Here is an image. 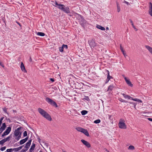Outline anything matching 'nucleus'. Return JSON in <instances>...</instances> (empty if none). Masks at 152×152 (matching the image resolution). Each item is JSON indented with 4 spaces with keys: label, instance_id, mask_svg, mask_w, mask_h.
Instances as JSON below:
<instances>
[{
    "label": "nucleus",
    "instance_id": "nucleus-52",
    "mask_svg": "<svg viewBox=\"0 0 152 152\" xmlns=\"http://www.w3.org/2000/svg\"><path fill=\"white\" fill-rule=\"evenodd\" d=\"M124 55V56L125 58H126V56H127V55L126 54V53H125V55Z\"/></svg>",
    "mask_w": 152,
    "mask_h": 152
},
{
    "label": "nucleus",
    "instance_id": "nucleus-25",
    "mask_svg": "<svg viewBox=\"0 0 152 152\" xmlns=\"http://www.w3.org/2000/svg\"><path fill=\"white\" fill-rule=\"evenodd\" d=\"M88 113L87 111L85 110H82L81 112V114L82 115H84Z\"/></svg>",
    "mask_w": 152,
    "mask_h": 152
},
{
    "label": "nucleus",
    "instance_id": "nucleus-16",
    "mask_svg": "<svg viewBox=\"0 0 152 152\" xmlns=\"http://www.w3.org/2000/svg\"><path fill=\"white\" fill-rule=\"evenodd\" d=\"M23 146V145H22L21 146H20L18 148H13V150L15 152H17L21 149Z\"/></svg>",
    "mask_w": 152,
    "mask_h": 152
},
{
    "label": "nucleus",
    "instance_id": "nucleus-61",
    "mask_svg": "<svg viewBox=\"0 0 152 152\" xmlns=\"http://www.w3.org/2000/svg\"><path fill=\"white\" fill-rule=\"evenodd\" d=\"M39 152H42V151H40Z\"/></svg>",
    "mask_w": 152,
    "mask_h": 152
},
{
    "label": "nucleus",
    "instance_id": "nucleus-11",
    "mask_svg": "<svg viewBox=\"0 0 152 152\" xmlns=\"http://www.w3.org/2000/svg\"><path fill=\"white\" fill-rule=\"evenodd\" d=\"M6 127V125L5 123H3L2 124V126L0 128V132L2 133L3 131L5 130Z\"/></svg>",
    "mask_w": 152,
    "mask_h": 152
},
{
    "label": "nucleus",
    "instance_id": "nucleus-56",
    "mask_svg": "<svg viewBox=\"0 0 152 152\" xmlns=\"http://www.w3.org/2000/svg\"><path fill=\"white\" fill-rule=\"evenodd\" d=\"M106 29H107V30H108V29H109V28H108V27H106Z\"/></svg>",
    "mask_w": 152,
    "mask_h": 152
},
{
    "label": "nucleus",
    "instance_id": "nucleus-55",
    "mask_svg": "<svg viewBox=\"0 0 152 152\" xmlns=\"http://www.w3.org/2000/svg\"><path fill=\"white\" fill-rule=\"evenodd\" d=\"M133 104L134 105V107L135 108L136 107V105L134 104Z\"/></svg>",
    "mask_w": 152,
    "mask_h": 152
},
{
    "label": "nucleus",
    "instance_id": "nucleus-46",
    "mask_svg": "<svg viewBox=\"0 0 152 152\" xmlns=\"http://www.w3.org/2000/svg\"><path fill=\"white\" fill-rule=\"evenodd\" d=\"M124 3H126L127 5H128L129 4V3L126 1H124Z\"/></svg>",
    "mask_w": 152,
    "mask_h": 152
},
{
    "label": "nucleus",
    "instance_id": "nucleus-2",
    "mask_svg": "<svg viewBox=\"0 0 152 152\" xmlns=\"http://www.w3.org/2000/svg\"><path fill=\"white\" fill-rule=\"evenodd\" d=\"M21 127H19L15 130L14 132V135L15 137H16L15 138V139L17 141L21 137V132H20L21 129Z\"/></svg>",
    "mask_w": 152,
    "mask_h": 152
},
{
    "label": "nucleus",
    "instance_id": "nucleus-18",
    "mask_svg": "<svg viewBox=\"0 0 152 152\" xmlns=\"http://www.w3.org/2000/svg\"><path fill=\"white\" fill-rule=\"evenodd\" d=\"M35 144L33 143L32 145L31 146L30 148L29 149L30 152H31L33 151L35 148Z\"/></svg>",
    "mask_w": 152,
    "mask_h": 152
},
{
    "label": "nucleus",
    "instance_id": "nucleus-43",
    "mask_svg": "<svg viewBox=\"0 0 152 152\" xmlns=\"http://www.w3.org/2000/svg\"><path fill=\"white\" fill-rule=\"evenodd\" d=\"M121 52L123 53V55H125V53H126V52H125V51L124 50L122 51Z\"/></svg>",
    "mask_w": 152,
    "mask_h": 152
},
{
    "label": "nucleus",
    "instance_id": "nucleus-5",
    "mask_svg": "<svg viewBox=\"0 0 152 152\" xmlns=\"http://www.w3.org/2000/svg\"><path fill=\"white\" fill-rule=\"evenodd\" d=\"M11 127L10 126L8 127L5 131L2 134V137H4V136L8 134L11 131Z\"/></svg>",
    "mask_w": 152,
    "mask_h": 152
},
{
    "label": "nucleus",
    "instance_id": "nucleus-10",
    "mask_svg": "<svg viewBox=\"0 0 152 152\" xmlns=\"http://www.w3.org/2000/svg\"><path fill=\"white\" fill-rule=\"evenodd\" d=\"M31 140H29L26 143L24 147L27 150L28 149L31 143Z\"/></svg>",
    "mask_w": 152,
    "mask_h": 152
},
{
    "label": "nucleus",
    "instance_id": "nucleus-21",
    "mask_svg": "<svg viewBox=\"0 0 152 152\" xmlns=\"http://www.w3.org/2000/svg\"><path fill=\"white\" fill-rule=\"evenodd\" d=\"M37 34L38 35H39V36H44L45 35V33H43V32H38L37 33Z\"/></svg>",
    "mask_w": 152,
    "mask_h": 152
},
{
    "label": "nucleus",
    "instance_id": "nucleus-58",
    "mask_svg": "<svg viewBox=\"0 0 152 152\" xmlns=\"http://www.w3.org/2000/svg\"><path fill=\"white\" fill-rule=\"evenodd\" d=\"M122 94L123 95H125V94L123 93V94Z\"/></svg>",
    "mask_w": 152,
    "mask_h": 152
},
{
    "label": "nucleus",
    "instance_id": "nucleus-19",
    "mask_svg": "<svg viewBox=\"0 0 152 152\" xmlns=\"http://www.w3.org/2000/svg\"><path fill=\"white\" fill-rule=\"evenodd\" d=\"M96 27L98 29L101 30H104L105 29L104 27H103L99 25H97Z\"/></svg>",
    "mask_w": 152,
    "mask_h": 152
},
{
    "label": "nucleus",
    "instance_id": "nucleus-44",
    "mask_svg": "<svg viewBox=\"0 0 152 152\" xmlns=\"http://www.w3.org/2000/svg\"><path fill=\"white\" fill-rule=\"evenodd\" d=\"M10 138V136H9V137H7L6 139H7V141H9V139Z\"/></svg>",
    "mask_w": 152,
    "mask_h": 152
},
{
    "label": "nucleus",
    "instance_id": "nucleus-13",
    "mask_svg": "<svg viewBox=\"0 0 152 152\" xmlns=\"http://www.w3.org/2000/svg\"><path fill=\"white\" fill-rule=\"evenodd\" d=\"M62 10L66 13H69L70 12L69 9L68 7H64Z\"/></svg>",
    "mask_w": 152,
    "mask_h": 152
},
{
    "label": "nucleus",
    "instance_id": "nucleus-38",
    "mask_svg": "<svg viewBox=\"0 0 152 152\" xmlns=\"http://www.w3.org/2000/svg\"><path fill=\"white\" fill-rule=\"evenodd\" d=\"M23 136L24 137H26L27 136V133L26 131H25L23 132Z\"/></svg>",
    "mask_w": 152,
    "mask_h": 152
},
{
    "label": "nucleus",
    "instance_id": "nucleus-59",
    "mask_svg": "<svg viewBox=\"0 0 152 152\" xmlns=\"http://www.w3.org/2000/svg\"><path fill=\"white\" fill-rule=\"evenodd\" d=\"M1 124H0V128H1Z\"/></svg>",
    "mask_w": 152,
    "mask_h": 152
},
{
    "label": "nucleus",
    "instance_id": "nucleus-34",
    "mask_svg": "<svg viewBox=\"0 0 152 152\" xmlns=\"http://www.w3.org/2000/svg\"><path fill=\"white\" fill-rule=\"evenodd\" d=\"M6 148V147L5 146H4V147H2L0 149V150L1 151H4L5 149Z\"/></svg>",
    "mask_w": 152,
    "mask_h": 152
},
{
    "label": "nucleus",
    "instance_id": "nucleus-8",
    "mask_svg": "<svg viewBox=\"0 0 152 152\" xmlns=\"http://www.w3.org/2000/svg\"><path fill=\"white\" fill-rule=\"evenodd\" d=\"M55 4L56 5L55 6L56 7H57L58 8L61 10L63 9L64 7V5L58 4L56 2H55Z\"/></svg>",
    "mask_w": 152,
    "mask_h": 152
},
{
    "label": "nucleus",
    "instance_id": "nucleus-20",
    "mask_svg": "<svg viewBox=\"0 0 152 152\" xmlns=\"http://www.w3.org/2000/svg\"><path fill=\"white\" fill-rule=\"evenodd\" d=\"M117 11L118 12H119L120 11V7L119 5V4L118 2H117Z\"/></svg>",
    "mask_w": 152,
    "mask_h": 152
},
{
    "label": "nucleus",
    "instance_id": "nucleus-33",
    "mask_svg": "<svg viewBox=\"0 0 152 152\" xmlns=\"http://www.w3.org/2000/svg\"><path fill=\"white\" fill-rule=\"evenodd\" d=\"M63 47H61L59 48V50L61 52H62L63 51Z\"/></svg>",
    "mask_w": 152,
    "mask_h": 152
},
{
    "label": "nucleus",
    "instance_id": "nucleus-3",
    "mask_svg": "<svg viewBox=\"0 0 152 152\" xmlns=\"http://www.w3.org/2000/svg\"><path fill=\"white\" fill-rule=\"evenodd\" d=\"M46 100L49 104L55 107H58L57 105L56 102L50 99L47 97L46 98Z\"/></svg>",
    "mask_w": 152,
    "mask_h": 152
},
{
    "label": "nucleus",
    "instance_id": "nucleus-41",
    "mask_svg": "<svg viewBox=\"0 0 152 152\" xmlns=\"http://www.w3.org/2000/svg\"><path fill=\"white\" fill-rule=\"evenodd\" d=\"M27 151L26 149L25 148L24 149H23L21 151V152H26Z\"/></svg>",
    "mask_w": 152,
    "mask_h": 152
},
{
    "label": "nucleus",
    "instance_id": "nucleus-6",
    "mask_svg": "<svg viewBox=\"0 0 152 152\" xmlns=\"http://www.w3.org/2000/svg\"><path fill=\"white\" fill-rule=\"evenodd\" d=\"M124 77L125 80V81L126 82V83L129 86H130L131 87H132L133 85L132 83L130 81V80L126 78V77H125L124 75H123Z\"/></svg>",
    "mask_w": 152,
    "mask_h": 152
},
{
    "label": "nucleus",
    "instance_id": "nucleus-48",
    "mask_svg": "<svg viewBox=\"0 0 152 152\" xmlns=\"http://www.w3.org/2000/svg\"><path fill=\"white\" fill-rule=\"evenodd\" d=\"M3 140L4 141V142H5L7 141V139H6V138H4V139H3Z\"/></svg>",
    "mask_w": 152,
    "mask_h": 152
},
{
    "label": "nucleus",
    "instance_id": "nucleus-49",
    "mask_svg": "<svg viewBox=\"0 0 152 152\" xmlns=\"http://www.w3.org/2000/svg\"><path fill=\"white\" fill-rule=\"evenodd\" d=\"M148 120H149V121H152V118H148Z\"/></svg>",
    "mask_w": 152,
    "mask_h": 152
},
{
    "label": "nucleus",
    "instance_id": "nucleus-24",
    "mask_svg": "<svg viewBox=\"0 0 152 152\" xmlns=\"http://www.w3.org/2000/svg\"><path fill=\"white\" fill-rule=\"evenodd\" d=\"M128 149L129 150H133L135 148L134 146L133 145H130Z\"/></svg>",
    "mask_w": 152,
    "mask_h": 152
},
{
    "label": "nucleus",
    "instance_id": "nucleus-45",
    "mask_svg": "<svg viewBox=\"0 0 152 152\" xmlns=\"http://www.w3.org/2000/svg\"><path fill=\"white\" fill-rule=\"evenodd\" d=\"M50 80L52 82L54 81V80L53 78H50Z\"/></svg>",
    "mask_w": 152,
    "mask_h": 152
},
{
    "label": "nucleus",
    "instance_id": "nucleus-17",
    "mask_svg": "<svg viewBox=\"0 0 152 152\" xmlns=\"http://www.w3.org/2000/svg\"><path fill=\"white\" fill-rule=\"evenodd\" d=\"M107 71L108 72V74L107 78L106 80V81L105 82L106 83H107L110 80L111 78H112V77H111V76L110 75L109 73V72L108 71Z\"/></svg>",
    "mask_w": 152,
    "mask_h": 152
},
{
    "label": "nucleus",
    "instance_id": "nucleus-36",
    "mask_svg": "<svg viewBox=\"0 0 152 152\" xmlns=\"http://www.w3.org/2000/svg\"><path fill=\"white\" fill-rule=\"evenodd\" d=\"M149 13L150 15L152 16V9H149Z\"/></svg>",
    "mask_w": 152,
    "mask_h": 152
},
{
    "label": "nucleus",
    "instance_id": "nucleus-12",
    "mask_svg": "<svg viewBox=\"0 0 152 152\" xmlns=\"http://www.w3.org/2000/svg\"><path fill=\"white\" fill-rule=\"evenodd\" d=\"M20 68L21 70L25 72H26L27 71L26 70L24 65L23 62H21L20 64Z\"/></svg>",
    "mask_w": 152,
    "mask_h": 152
},
{
    "label": "nucleus",
    "instance_id": "nucleus-37",
    "mask_svg": "<svg viewBox=\"0 0 152 152\" xmlns=\"http://www.w3.org/2000/svg\"><path fill=\"white\" fill-rule=\"evenodd\" d=\"M5 143L3 140L0 141V144L3 145Z\"/></svg>",
    "mask_w": 152,
    "mask_h": 152
},
{
    "label": "nucleus",
    "instance_id": "nucleus-15",
    "mask_svg": "<svg viewBox=\"0 0 152 152\" xmlns=\"http://www.w3.org/2000/svg\"><path fill=\"white\" fill-rule=\"evenodd\" d=\"M82 132L87 137H88L89 136V133L86 129H83Z\"/></svg>",
    "mask_w": 152,
    "mask_h": 152
},
{
    "label": "nucleus",
    "instance_id": "nucleus-1",
    "mask_svg": "<svg viewBox=\"0 0 152 152\" xmlns=\"http://www.w3.org/2000/svg\"><path fill=\"white\" fill-rule=\"evenodd\" d=\"M38 111L39 113L43 117L49 121L52 120V118L50 115L46 111L40 108L38 109Z\"/></svg>",
    "mask_w": 152,
    "mask_h": 152
},
{
    "label": "nucleus",
    "instance_id": "nucleus-22",
    "mask_svg": "<svg viewBox=\"0 0 152 152\" xmlns=\"http://www.w3.org/2000/svg\"><path fill=\"white\" fill-rule=\"evenodd\" d=\"M84 129L82 128L81 127H78L76 128V129L78 131L80 132H82L83 129Z\"/></svg>",
    "mask_w": 152,
    "mask_h": 152
},
{
    "label": "nucleus",
    "instance_id": "nucleus-32",
    "mask_svg": "<svg viewBox=\"0 0 152 152\" xmlns=\"http://www.w3.org/2000/svg\"><path fill=\"white\" fill-rule=\"evenodd\" d=\"M119 100L122 102H126L127 101L124 100L121 98H119Z\"/></svg>",
    "mask_w": 152,
    "mask_h": 152
},
{
    "label": "nucleus",
    "instance_id": "nucleus-54",
    "mask_svg": "<svg viewBox=\"0 0 152 152\" xmlns=\"http://www.w3.org/2000/svg\"><path fill=\"white\" fill-rule=\"evenodd\" d=\"M131 24H132V27H133V26H135L134 25L133 23H132Z\"/></svg>",
    "mask_w": 152,
    "mask_h": 152
},
{
    "label": "nucleus",
    "instance_id": "nucleus-23",
    "mask_svg": "<svg viewBox=\"0 0 152 152\" xmlns=\"http://www.w3.org/2000/svg\"><path fill=\"white\" fill-rule=\"evenodd\" d=\"M114 86L113 85H111L110 86L108 87V91H111L112 90L113 88H114Z\"/></svg>",
    "mask_w": 152,
    "mask_h": 152
},
{
    "label": "nucleus",
    "instance_id": "nucleus-7",
    "mask_svg": "<svg viewBox=\"0 0 152 152\" xmlns=\"http://www.w3.org/2000/svg\"><path fill=\"white\" fill-rule=\"evenodd\" d=\"M81 141L87 148H90L91 147V145L87 141L83 139L81 140Z\"/></svg>",
    "mask_w": 152,
    "mask_h": 152
},
{
    "label": "nucleus",
    "instance_id": "nucleus-14",
    "mask_svg": "<svg viewBox=\"0 0 152 152\" xmlns=\"http://www.w3.org/2000/svg\"><path fill=\"white\" fill-rule=\"evenodd\" d=\"M28 139V137H27L21 140L20 141V145H22L25 143Z\"/></svg>",
    "mask_w": 152,
    "mask_h": 152
},
{
    "label": "nucleus",
    "instance_id": "nucleus-29",
    "mask_svg": "<svg viewBox=\"0 0 152 152\" xmlns=\"http://www.w3.org/2000/svg\"><path fill=\"white\" fill-rule=\"evenodd\" d=\"M83 99L84 100H85L87 101H88L89 100V99L88 96H85L83 98Z\"/></svg>",
    "mask_w": 152,
    "mask_h": 152
},
{
    "label": "nucleus",
    "instance_id": "nucleus-51",
    "mask_svg": "<svg viewBox=\"0 0 152 152\" xmlns=\"http://www.w3.org/2000/svg\"><path fill=\"white\" fill-rule=\"evenodd\" d=\"M130 20V22H131V24H132V23H133V21H132V20Z\"/></svg>",
    "mask_w": 152,
    "mask_h": 152
},
{
    "label": "nucleus",
    "instance_id": "nucleus-50",
    "mask_svg": "<svg viewBox=\"0 0 152 152\" xmlns=\"http://www.w3.org/2000/svg\"><path fill=\"white\" fill-rule=\"evenodd\" d=\"M0 65L1 66H2L3 67H4V65L2 64L0 62Z\"/></svg>",
    "mask_w": 152,
    "mask_h": 152
},
{
    "label": "nucleus",
    "instance_id": "nucleus-9",
    "mask_svg": "<svg viewBox=\"0 0 152 152\" xmlns=\"http://www.w3.org/2000/svg\"><path fill=\"white\" fill-rule=\"evenodd\" d=\"M88 43L91 48H94L96 46V44L92 39L89 41Z\"/></svg>",
    "mask_w": 152,
    "mask_h": 152
},
{
    "label": "nucleus",
    "instance_id": "nucleus-57",
    "mask_svg": "<svg viewBox=\"0 0 152 152\" xmlns=\"http://www.w3.org/2000/svg\"><path fill=\"white\" fill-rule=\"evenodd\" d=\"M17 23H18V24L20 26V24L18 22H17Z\"/></svg>",
    "mask_w": 152,
    "mask_h": 152
},
{
    "label": "nucleus",
    "instance_id": "nucleus-26",
    "mask_svg": "<svg viewBox=\"0 0 152 152\" xmlns=\"http://www.w3.org/2000/svg\"><path fill=\"white\" fill-rule=\"evenodd\" d=\"M132 99L134 101H137V102H142V101H141V100H140V99H137V98Z\"/></svg>",
    "mask_w": 152,
    "mask_h": 152
},
{
    "label": "nucleus",
    "instance_id": "nucleus-47",
    "mask_svg": "<svg viewBox=\"0 0 152 152\" xmlns=\"http://www.w3.org/2000/svg\"><path fill=\"white\" fill-rule=\"evenodd\" d=\"M133 27L134 28L136 31H137L138 29L135 27V26H133Z\"/></svg>",
    "mask_w": 152,
    "mask_h": 152
},
{
    "label": "nucleus",
    "instance_id": "nucleus-27",
    "mask_svg": "<svg viewBox=\"0 0 152 152\" xmlns=\"http://www.w3.org/2000/svg\"><path fill=\"white\" fill-rule=\"evenodd\" d=\"M101 122L100 120V119H97L96 120H95L94 121V123L95 124H99Z\"/></svg>",
    "mask_w": 152,
    "mask_h": 152
},
{
    "label": "nucleus",
    "instance_id": "nucleus-53",
    "mask_svg": "<svg viewBox=\"0 0 152 152\" xmlns=\"http://www.w3.org/2000/svg\"><path fill=\"white\" fill-rule=\"evenodd\" d=\"M29 61L31 62V61H32V59H31V57H30V58Z\"/></svg>",
    "mask_w": 152,
    "mask_h": 152
},
{
    "label": "nucleus",
    "instance_id": "nucleus-62",
    "mask_svg": "<svg viewBox=\"0 0 152 152\" xmlns=\"http://www.w3.org/2000/svg\"><path fill=\"white\" fill-rule=\"evenodd\" d=\"M130 103H131V102H130Z\"/></svg>",
    "mask_w": 152,
    "mask_h": 152
},
{
    "label": "nucleus",
    "instance_id": "nucleus-42",
    "mask_svg": "<svg viewBox=\"0 0 152 152\" xmlns=\"http://www.w3.org/2000/svg\"><path fill=\"white\" fill-rule=\"evenodd\" d=\"M62 47H63V48H67V46L66 45H62Z\"/></svg>",
    "mask_w": 152,
    "mask_h": 152
},
{
    "label": "nucleus",
    "instance_id": "nucleus-4",
    "mask_svg": "<svg viewBox=\"0 0 152 152\" xmlns=\"http://www.w3.org/2000/svg\"><path fill=\"white\" fill-rule=\"evenodd\" d=\"M118 125L119 127L121 129H126V125L122 119L120 120V121L118 124Z\"/></svg>",
    "mask_w": 152,
    "mask_h": 152
},
{
    "label": "nucleus",
    "instance_id": "nucleus-31",
    "mask_svg": "<svg viewBox=\"0 0 152 152\" xmlns=\"http://www.w3.org/2000/svg\"><path fill=\"white\" fill-rule=\"evenodd\" d=\"M3 111L5 113H7V114H8V113L7 112V108L4 107L3 108Z\"/></svg>",
    "mask_w": 152,
    "mask_h": 152
},
{
    "label": "nucleus",
    "instance_id": "nucleus-63",
    "mask_svg": "<svg viewBox=\"0 0 152 152\" xmlns=\"http://www.w3.org/2000/svg\"><path fill=\"white\" fill-rule=\"evenodd\" d=\"M63 152H66V151H63Z\"/></svg>",
    "mask_w": 152,
    "mask_h": 152
},
{
    "label": "nucleus",
    "instance_id": "nucleus-35",
    "mask_svg": "<svg viewBox=\"0 0 152 152\" xmlns=\"http://www.w3.org/2000/svg\"><path fill=\"white\" fill-rule=\"evenodd\" d=\"M149 9H152V4L151 2H150L149 3Z\"/></svg>",
    "mask_w": 152,
    "mask_h": 152
},
{
    "label": "nucleus",
    "instance_id": "nucleus-30",
    "mask_svg": "<svg viewBox=\"0 0 152 152\" xmlns=\"http://www.w3.org/2000/svg\"><path fill=\"white\" fill-rule=\"evenodd\" d=\"M124 97L126 99H132L131 96H124Z\"/></svg>",
    "mask_w": 152,
    "mask_h": 152
},
{
    "label": "nucleus",
    "instance_id": "nucleus-39",
    "mask_svg": "<svg viewBox=\"0 0 152 152\" xmlns=\"http://www.w3.org/2000/svg\"><path fill=\"white\" fill-rule=\"evenodd\" d=\"M4 117H2L0 119V124H1L2 123V121L4 119Z\"/></svg>",
    "mask_w": 152,
    "mask_h": 152
},
{
    "label": "nucleus",
    "instance_id": "nucleus-40",
    "mask_svg": "<svg viewBox=\"0 0 152 152\" xmlns=\"http://www.w3.org/2000/svg\"><path fill=\"white\" fill-rule=\"evenodd\" d=\"M120 49L121 50V51L124 50L121 44L120 45Z\"/></svg>",
    "mask_w": 152,
    "mask_h": 152
},
{
    "label": "nucleus",
    "instance_id": "nucleus-28",
    "mask_svg": "<svg viewBox=\"0 0 152 152\" xmlns=\"http://www.w3.org/2000/svg\"><path fill=\"white\" fill-rule=\"evenodd\" d=\"M7 152H12L13 151V148H10L7 149L6 150Z\"/></svg>",
    "mask_w": 152,
    "mask_h": 152
},
{
    "label": "nucleus",
    "instance_id": "nucleus-60",
    "mask_svg": "<svg viewBox=\"0 0 152 152\" xmlns=\"http://www.w3.org/2000/svg\"><path fill=\"white\" fill-rule=\"evenodd\" d=\"M15 145V144L14 145V146L15 147V146H16V145Z\"/></svg>",
    "mask_w": 152,
    "mask_h": 152
}]
</instances>
